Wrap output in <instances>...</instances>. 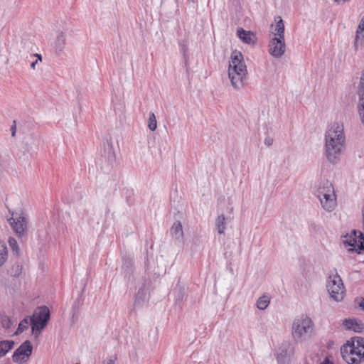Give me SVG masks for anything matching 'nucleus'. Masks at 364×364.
I'll use <instances>...</instances> for the list:
<instances>
[{"label": "nucleus", "instance_id": "nucleus-1", "mask_svg": "<svg viewBox=\"0 0 364 364\" xmlns=\"http://www.w3.org/2000/svg\"><path fill=\"white\" fill-rule=\"evenodd\" d=\"M324 155L327 161L336 164L346 149V136L342 124H330L324 134Z\"/></svg>", "mask_w": 364, "mask_h": 364}, {"label": "nucleus", "instance_id": "nucleus-2", "mask_svg": "<svg viewBox=\"0 0 364 364\" xmlns=\"http://www.w3.org/2000/svg\"><path fill=\"white\" fill-rule=\"evenodd\" d=\"M231 85L239 90L245 85L247 78V68L241 52L235 50L231 53L228 70Z\"/></svg>", "mask_w": 364, "mask_h": 364}, {"label": "nucleus", "instance_id": "nucleus-3", "mask_svg": "<svg viewBox=\"0 0 364 364\" xmlns=\"http://www.w3.org/2000/svg\"><path fill=\"white\" fill-rule=\"evenodd\" d=\"M343 359L348 364H359L364 359V338L356 337L341 348Z\"/></svg>", "mask_w": 364, "mask_h": 364}, {"label": "nucleus", "instance_id": "nucleus-4", "mask_svg": "<svg viewBox=\"0 0 364 364\" xmlns=\"http://www.w3.org/2000/svg\"><path fill=\"white\" fill-rule=\"evenodd\" d=\"M314 329V323L306 315H301L294 318L291 327V335L294 341H301L311 336Z\"/></svg>", "mask_w": 364, "mask_h": 364}, {"label": "nucleus", "instance_id": "nucleus-5", "mask_svg": "<svg viewBox=\"0 0 364 364\" xmlns=\"http://www.w3.org/2000/svg\"><path fill=\"white\" fill-rule=\"evenodd\" d=\"M316 196L323 208L328 212L333 211L336 206V196L331 183L326 181L317 190Z\"/></svg>", "mask_w": 364, "mask_h": 364}, {"label": "nucleus", "instance_id": "nucleus-6", "mask_svg": "<svg viewBox=\"0 0 364 364\" xmlns=\"http://www.w3.org/2000/svg\"><path fill=\"white\" fill-rule=\"evenodd\" d=\"M326 289L331 298L335 301H341L346 294V289L338 273L329 275L326 280Z\"/></svg>", "mask_w": 364, "mask_h": 364}, {"label": "nucleus", "instance_id": "nucleus-7", "mask_svg": "<svg viewBox=\"0 0 364 364\" xmlns=\"http://www.w3.org/2000/svg\"><path fill=\"white\" fill-rule=\"evenodd\" d=\"M50 319V311L48 307L43 306L38 307L33 316L30 317L32 331L36 335L47 326Z\"/></svg>", "mask_w": 364, "mask_h": 364}, {"label": "nucleus", "instance_id": "nucleus-8", "mask_svg": "<svg viewBox=\"0 0 364 364\" xmlns=\"http://www.w3.org/2000/svg\"><path fill=\"white\" fill-rule=\"evenodd\" d=\"M8 222L18 237L24 235L27 229V221L21 210L11 212V216L8 218Z\"/></svg>", "mask_w": 364, "mask_h": 364}, {"label": "nucleus", "instance_id": "nucleus-9", "mask_svg": "<svg viewBox=\"0 0 364 364\" xmlns=\"http://www.w3.org/2000/svg\"><path fill=\"white\" fill-rule=\"evenodd\" d=\"M33 351V346L29 341H26L15 350L12 355L13 361L16 364H23L27 362Z\"/></svg>", "mask_w": 364, "mask_h": 364}, {"label": "nucleus", "instance_id": "nucleus-10", "mask_svg": "<svg viewBox=\"0 0 364 364\" xmlns=\"http://www.w3.org/2000/svg\"><path fill=\"white\" fill-rule=\"evenodd\" d=\"M286 51L284 39L273 37L269 43V53L275 58H281Z\"/></svg>", "mask_w": 364, "mask_h": 364}, {"label": "nucleus", "instance_id": "nucleus-11", "mask_svg": "<svg viewBox=\"0 0 364 364\" xmlns=\"http://www.w3.org/2000/svg\"><path fill=\"white\" fill-rule=\"evenodd\" d=\"M66 31L64 28H59L55 31L52 46L57 55L63 53L66 46Z\"/></svg>", "mask_w": 364, "mask_h": 364}, {"label": "nucleus", "instance_id": "nucleus-12", "mask_svg": "<svg viewBox=\"0 0 364 364\" xmlns=\"http://www.w3.org/2000/svg\"><path fill=\"white\" fill-rule=\"evenodd\" d=\"M343 326L346 330H350L355 332H362L364 329L363 323L355 318L345 319L343 321Z\"/></svg>", "mask_w": 364, "mask_h": 364}, {"label": "nucleus", "instance_id": "nucleus-13", "mask_svg": "<svg viewBox=\"0 0 364 364\" xmlns=\"http://www.w3.org/2000/svg\"><path fill=\"white\" fill-rule=\"evenodd\" d=\"M275 25L272 24L271 27L272 28V33L274 35V37H277L280 39H284V23L281 16H278L275 17Z\"/></svg>", "mask_w": 364, "mask_h": 364}, {"label": "nucleus", "instance_id": "nucleus-14", "mask_svg": "<svg viewBox=\"0 0 364 364\" xmlns=\"http://www.w3.org/2000/svg\"><path fill=\"white\" fill-rule=\"evenodd\" d=\"M237 36L243 43L247 44H254L257 41L256 36L252 32L245 31L242 28L237 29Z\"/></svg>", "mask_w": 364, "mask_h": 364}, {"label": "nucleus", "instance_id": "nucleus-15", "mask_svg": "<svg viewBox=\"0 0 364 364\" xmlns=\"http://www.w3.org/2000/svg\"><path fill=\"white\" fill-rule=\"evenodd\" d=\"M353 234L354 235V238H351L350 237L349 239H346L343 242L345 244H348L349 246L353 247V248H356V247H358L359 249H363L364 248V236H363V234H362L360 232H359V238H358V240H357L356 238V234H357V232L355 230H353Z\"/></svg>", "mask_w": 364, "mask_h": 364}, {"label": "nucleus", "instance_id": "nucleus-16", "mask_svg": "<svg viewBox=\"0 0 364 364\" xmlns=\"http://www.w3.org/2000/svg\"><path fill=\"white\" fill-rule=\"evenodd\" d=\"M171 236L176 240L181 241L183 240L184 233L181 222L176 221L173 223L171 228Z\"/></svg>", "mask_w": 364, "mask_h": 364}, {"label": "nucleus", "instance_id": "nucleus-17", "mask_svg": "<svg viewBox=\"0 0 364 364\" xmlns=\"http://www.w3.org/2000/svg\"><path fill=\"white\" fill-rule=\"evenodd\" d=\"M358 109L361 122L364 124V87H358Z\"/></svg>", "mask_w": 364, "mask_h": 364}, {"label": "nucleus", "instance_id": "nucleus-18", "mask_svg": "<svg viewBox=\"0 0 364 364\" xmlns=\"http://www.w3.org/2000/svg\"><path fill=\"white\" fill-rule=\"evenodd\" d=\"M270 300L271 297L269 296V295L267 294L262 295L257 299L256 302V306L257 309L262 311L265 310L268 307L270 303Z\"/></svg>", "mask_w": 364, "mask_h": 364}, {"label": "nucleus", "instance_id": "nucleus-19", "mask_svg": "<svg viewBox=\"0 0 364 364\" xmlns=\"http://www.w3.org/2000/svg\"><path fill=\"white\" fill-rule=\"evenodd\" d=\"M14 346V341H0V358L6 355V354L13 348Z\"/></svg>", "mask_w": 364, "mask_h": 364}, {"label": "nucleus", "instance_id": "nucleus-20", "mask_svg": "<svg viewBox=\"0 0 364 364\" xmlns=\"http://www.w3.org/2000/svg\"><path fill=\"white\" fill-rule=\"evenodd\" d=\"M215 226L218 234H224L226 229L225 217L224 215L222 214L217 217L215 220Z\"/></svg>", "mask_w": 364, "mask_h": 364}, {"label": "nucleus", "instance_id": "nucleus-21", "mask_svg": "<svg viewBox=\"0 0 364 364\" xmlns=\"http://www.w3.org/2000/svg\"><path fill=\"white\" fill-rule=\"evenodd\" d=\"M353 47L355 50L364 48V32H355Z\"/></svg>", "mask_w": 364, "mask_h": 364}, {"label": "nucleus", "instance_id": "nucleus-22", "mask_svg": "<svg viewBox=\"0 0 364 364\" xmlns=\"http://www.w3.org/2000/svg\"><path fill=\"white\" fill-rule=\"evenodd\" d=\"M8 259V251L5 244L0 242V267L3 266Z\"/></svg>", "mask_w": 364, "mask_h": 364}, {"label": "nucleus", "instance_id": "nucleus-23", "mask_svg": "<svg viewBox=\"0 0 364 364\" xmlns=\"http://www.w3.org/2000/svg\"><path fill=\"white\" fill-rule=\"evenodd\" d=\"M29 323H31L30 318H25L24 319H23L18 324V327L16 331L15 332V334L18 335L23 332L26 329L28 328Z\"/></svg>", "mask_w": 364, "mask_h": 364}, {"label": "nucleus", "instance_id": "nucleus-24", "mask_svg": "<svg viewBox=\"0 0 364 364\" xmlns=\"http://www.w3.org/2000/svg\"><path fill=\"white\" fill-rule=\"evenodd\" d=\"M148 127L151 131H155L157 127V122L154 112H150L148 119Z\"/></svg>", "mask_w": 364, "mask_h": 364}, {"label": "nucleus", "instance_id": "nucleus-25", "mask_svg": "<svg viewBox=\"0 0 364 364\" xmlns=\"http://www.w3.org/2000/svg\"><path fill=\"white\" fill-rule=\"evenodd\" d=\"M1 323L4 328L10 329L13 326V322L11 318L6 315L1 316Z\"/></svg>", "mask_w": 364, "mask_h": 364}, {"label": "nucleus", "instance_id": "nucleus-26", "mask_svg": "<svg viewBox=\"0 0 364 364\" xmlns=\"http://www.w3.org/2000/svg\"><path fill=\"white\" fill-rule=\"evenodd\" d=\"M9 244L10 247L11 248V250L14 252H18V245L17 241L14 238L10 237L9 239Z\"/></svg>", "mask_w": 364, "mask_h": 364}, {"label": "nucleus", "instance_id": "nucleus-27", "mask_svg": "<svg viewBox=\"0 0 364 364\" xmlns=\"http://www.w3.org/2000/svg\"><path fill=\"white\" fill-rule=\"evenodd\" d=\"M117 358L116 355H111V356L105 358L102 361V364H114L115 361L117 360Z\"/></svg>", "mask_w": 364, "mask_h": 364}, {"label": "nucleus", "instance_id": "nucleus-28", "mask_svg": "<svg viewBox=\"0 0 364 364\" xmlns=\"http://www.w3.org/2000/svg\"><path fill=\"white\" fill-rule=\"evenodd\" d=\"M287 355V350H282L281 353H277L276 358L279 363L283 362Z\"/></svg>", "mask_w": 364, "mask_h": 364}, {"label": "nucleus", "instance_id": "nucleus-29", "mask_svg": "<svg viewBox=\"0 0 364 364\" xmlns=\"http://www.w3.org/2000/svg\"><path fill=\"white\" fill-rule=\"evenodd\" d=\"M356 31L364 32V16L360 21Z\"/></svg>", "mask_w": 364, "mask_h": 364}, {"label": "nucleus", "instance_id": "nucleus-30", "mask_svg": "<svg viewBox=\"0 0 364 364\" xmlns=\"http://www.w3.org/2000/svg\"><path fill=\"white\" fill-rule=\"evenodd\" d=\"M14 269H15L14 271V272L12 271L11 272V276H14V277L18 276L21 274V267L19 265H17Z\"/></svg>", "mask_w": 364, "mask_h": 364}, {"label": "nucleus", "instance_id": "nucleus-31", "mask_svg": "<svg viewBox=\"0 0 364 364\" xmlns=\"http://www.w3.org/2000/svg\"><path fill=\"white\" fill-rule=\"evenodd\" d=\"M11 136H14L16 132V122H14V125L11 128Z\"/></svg>", "mask_w": 364, "mask_h": 364}, {"label": "nucleus", "instance_id": "nucleus-32", "mask_svg": "<svg viewBox=\"0 0 364 364\" xmlns=\"http://www.w3.org/2000/svg\"><path fill=\"white\" fill-rule=\"evenodd\" d=\"M31 58H36V60L38 62H41L42 61V56L41 54H34L33 55L31 56Z\"/></svg>", "mask_w": 364, "mask_h": 364}, {"label": "nucleus", "instance_id": "nucleus-33", "mask_svg": "<svg viewBox=\"0 0 364 364\" xmlns=\"http://www.w3.org/2000/svg\"><path fill=\"white\" fill-rule=\"evenodd\" d=\"M272 142H273L272 139H271V138H269H269H266V139H264V144H265L267 146H271V145L272 144Z\"/></svg>", "mask_w": 364, "mask_h": 364}, {"label": "nucleus", "instance_id": "nucleus-34", "mask_svg": "<svg viewBox=\"0 0 364 364\" xmlns=\"http://www.w3.org/2000/svg\"><path fill=\"white\" fill-rule=\"evenodd\" d=\"M38 61H37L36 60H35L34 61L31 62V68L33 69V70H35L36 68V65L38 64Z\"/></svg>", "mask_w": 364, "mask_h": 364}, {"label": "nucleus", "instance_id": "nucleus-35", "mask_svg": "<svg viewBox=\"0 0 364 364\" xmlns=\"http://www.w3.org/2000/svg\"><path fill=\"white\" fill-rule=\"evenodd\" d=\"M321 364H332V363H330L328 358H326L324 359V360Z\"/></svg>", "mask_w": 364, "mask_h": 364}, {"label": "nucleus", "instance_id": "nucleus-36", "mask_svg": "<svg viewBox=\"0 0 364 364\" xmlns=\"http://www.w3.org/2000/svg\"><path fill=\"white\" fill-rule=\"evenodd\" d=\"M359 306L364 309V299H363L362 301L359 303Z\"/></svg>", "mask_w": 364, "mask_h": 364}, {"label": "nucleus", "instance_id": "nucleus-37", "mask_svg": "<svg viewBox=\"0 0 364 364\" xmlns=\"http://www.w3.org/2000/svg\"><path fill=\"white\" fill-rule=\"evenodd\" d=\"M335 3L339 4L341 2H343V0H333Z\"/></svg>", "mask_w": 364, "mask_h": 364}, {"label": "nucleus", "instance_id": "nucleus-38", "mask_svg": "<svg viewBox=\"0 0 364 364\" xmlns=\"http://www.w3.org/2000/svg\"><path fill=\"white\" fill-rule=\"evenodd\" d=\"M75 364H80V363H75Z\"/></svg>", "mask_w": 364, "mask_h": 364}]
</instances>
